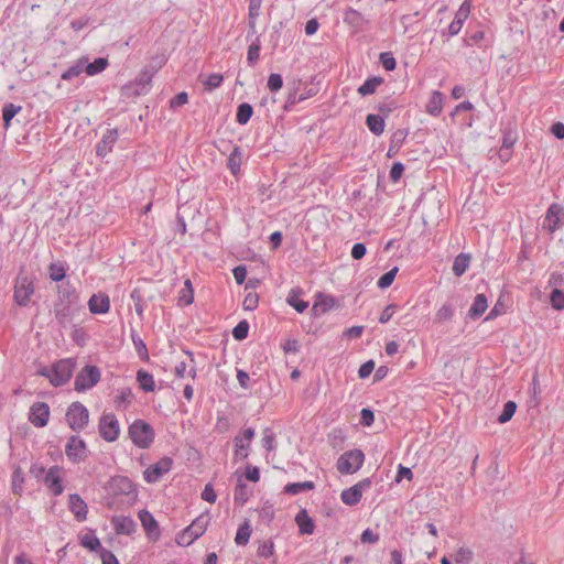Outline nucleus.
I'll return each mask as SVG.
<instances>
[{"mask_svg": "<svg viewBox=\"0 0 564 564\" xmlns=\"http://www.w3.org/2000/svg\"><path fill=\"white\" fill-rule=\"evenodd\" d=\"M384 119L383 116L369 113L366 117V124L375 135H381L386 127Z\"/></svg>", "mask_w": 564, "mask_h": 564, "instance_id": "30", "label": "nucleus"}, {"mask_svg": "<svg viewBox=\"0 0 564 564\" xmlns=\"http://www.w3.org/2000/svg\"><path fill=\"white\" fill-rule=\"evenodd\" d=\"M134 399V394L130 388H123L119 391L118 395L115 399V403L117 408H121L122 405L130 404Z\"/></svg>", "mask_w": 564, "mask_h": 564, "instance_id": "51", "label": "nucleus"}, {"mask_svg": "<svg viewBox=\"0 0 564 564\" xmlns=\"http://www.w3.org/2000/svg\"><path fill=\"white\" fill-rule=\"evenodd\" d=\"M62 470V467L54 465L46 471L43 478L44 485L54 496H59L64 490L63 479L61 476Z\"/></svg>", "mask_w": 564, "mask_h": 564, "instance_id": "14", "label": "nucleus"}, {"mask_svg": "<svg viewBox=\"0 0 564 564\" xmlns=\"http://www.w3.org/2000/svg\"><path fill=\"white\" fill-rule=\"evenodd\" d=\"M383 78L380 76L368 77L361 86L358 87L357 91L361 96H368L376 93L377 88L383 84Z\"/></svg>", "mask_w": 564, "mask_h": 564, "instance_id": "29", "label": "nucleus"}, {"mask_svg": "<svg viewBox=\"0 0 564 564\" xmlns=\"http://www.w3.org/2000/svg\"><path fill=\"white\" fill-rule=\"evenodd\" d=\"M249 334V323L247 319L240 321L232 329V336L236 340H243Z\"/></svg>", "mask_w": 564, "mask_h": 564, "instance_id": "56", "label": "nucleus"}, {"mask_svg": "<svg viewBox=\"0 0 564 564\" xmlns=\"http://www.w3.org/2000/svg\"><path fill=\"white\" fill-rule=\"evenodd\" d=\"M398 104L390 98H387L384 101L380 102L377 106L378 115L383 116V118L389 117V115L397 109Z\"/></svg>", "mask_w": 564, "mask_h": 564, "instance_id": "60", "label": "nucleus"}, {"mask_svg": "<svg viewBox=\"0 0 564 564\" xmlns=\"http://www.w3.org/2000/svg\"><path fill=\"white\" fill-rule=\"evenodd\" d=\"M79 310L80 305L54 301L53 312L55 319L61 327H66L70 323L73 316L78 313Z\"/></svg>", "mask_w": 564, "mask_h": 564, "instance_id": "13", "label": "nucleus"}, {"mask_svg": "<svg viewBox=\"0 0 564 564\" xmlns=\"http://www.w3.org/2000/svg\"><path fill=\"white\" fill-rule=\"evenodd\" d=\"M129 437L139 448H149L154 441L153 427L143 420H135L128 429Z\"/></svg>", "mask_w": 564, "mask_h": 564, "instance_id": "3", "label": "nucleus"}, {"mask_svg": "<svg viewBox=\"0 0 564 564\" xmlns=\"http://www.w3.org/2000/svg\"><path fill=\"white\" fill-rule=\"evenodd\" d=\"M50 279L54 282H61L66 276V269L59 262H53L48 267Z\"/></svg>", "mask_w": 564, "mask_h": 564, "instance_id": "49", "label": "nucleus"}, {"mask_svg": "<svg viewBox=\"0 0 564 564\" xmlns=\"http://www.w3.org/2000/svg\"><path fill=\"white\" fill-rule=\"evenodd\" d=\"M98 432L106 442H115L120 434V425L113 413H104L99 419Z\"/></svg>", "mask_w": 564, "mask_h": 564, "instance_id": "9", "label": "nucleus"}, {"mask_svg": "<svg viewBox=\"0 0 564 564\" xmlns=\"http://www.w3.org/2000/svg\"><path fill=\"white\" fill-rule=\"evenodd\" d=\"M442 109L443 94L438 90H435L432 93V96L426 104V111L434 117H438L442 112Z\"/></svg>", "mask_w": 564, "mask_h": 564, "instance_id": "31", "label": "nucleus"}, {"mask_svg": "<svg viewBox=\"0 0 564 564\" xmlns=\"http://www.w3.org/2000/svg\"><path fill=\"white\" fill-rule=\"evenodd\" d=\"M88 453L89 451L86 442L78 435H72L67 440L65 454L72 463L78 464L84 462L88 457Z\"/></svg>", "mask_w": 564, "mask_h": 564, "instance_id": "10", "label": "nucleus"}, {"mask_svg": "<svg viewBox=\"0 0 564 564\" xmlns=\"http://www.w3.org/2000/svg\"><path fill=\"white\" fill-rule=\"evenodd\" d=\"M315 488V484L311 480H306V481H303V482H289L284 489H283V492L284 494H288V495H292V496H295V495H299L303 491H310V490H313Z\"/></svg>", "mask_w": 564, "mask_h": 564, "instance_id": "37", "label": "nucleus"}, {"mask_svg": "<svg viewBox=\"0 0 564 564\" xmlns=\"http://www.w3.org/2000/svg\"><path fill=\"white\" fill-rule=\"evenodd\" d=\"M550 302L554 310H564V292L560 289H553L550 295Z\"/></svg>", "mask_w": 564, "mask_h": 564, "instance_id": "58", "label": "nucleus"}, {"mask_svg": "<svg viewBox=\"0 0 564 564\" xmlns=\"http://www.w3.org/2000/svg\"><path fill=\"white\" fill-rule=\"evenodd\" d=\"M86 56L80 57L74 65L69 66L63 74V80H70L85 72Z\"/></svg>", "mask_w": 564, "mask_h": 564, "instance_id": "40", "label": "nucleus"}, {"mask_svg": "<svg viewBox=\"0 0 564 564\" xmlns=\"http://www.w3.org/2000/svg\"><path fill=\"white\" fill-rule=\"evenodd\" d=\"M471 9V0H464V2L460 4L459 9L455 13L454 20L464 24V22L467 20V18L470 14Z\"/></svg>", "mask_w": 564, "mask_h": 564, "instance_id": "57", "label": "nucleus"}, {"mask_svg": "<svg viewBox=\"0 0 564 564\" xmlns=\"http://www.w3.org/2000/svg\"><path fill=\"white\" fill-rule=\"evenodd\" d=\"M564 226V208L560 204H551L543 220V229L550 234Z\"/></svg>", "mask_w": 564, "mask_h": 564, "instance_id": "11", "label": "nucleus"}, {"mask_svg": "<svg viewBox=\"0 0 564 564\" xmlns=\"http://www.w3.org/2000/svg\"><path fill=\"white\" fill-rule=\"evenodd\" d=\"M253 115V108L250 104L248 102H242L238 106L237 108V112H236V121L241 124V126H245L249 122V120L251 119Z\"/></svg>", "mask_w": 564, "mask_h": 564, "instance_id": "42", "label": "nucleus"}, {"mask_svg": "<svg viewBox=\"0 0 564 564\" xmlns=\"http://www.w3.org/2000/svg\"><path fill=\"white\" fill-rule=\"evenodd\" d=\"M76 368L74 358H64L52 365L51 384L53 387H62L67 383Z\"/></svg>", "mask_w": 564, "mask_h": 564, "instance_id": "5", "label": "nucleus"}, {"mask_svg": "<svg viewBox=\"0 0 564 564\" xmlns=\"http://www.w3.org/2000/svg\"><path fill=\"white\" fill-rule=\"evenodd\" d=\"M470 259H471L470 254H468V253L462 252V253L457 254L454 259L453 267H452L453 273L456 276H462L468 269Z\"/></svg>", "mask_w": 564, "mask_h": 564, "instance_id": "33", "label": "nucleus"}, {"mask_svg": "<svg viewBox=\"0 0 564 564\" xmlns=\"http://www.w3.org/2000/svg\"><path fill=\"white\" fill-rule=\"evenodd\" d=\"M260 50L261 41L260 36H257L256 40L249 45L247 52V62L250 66H253L258 62L260 57Z\"/></svg>", "mask_w": 564, "mask_h": 564, "instance_id": "47", "label": "nucleus"}, {"mask_svg": "<svg viewBox=\"0 0 564 564\" xmlns=\"http://www.w3.org/2000/svg\"><path fill=\"white\" fill-rule=\"evenodd\" d=\"M140 522L149 539L156 541L161 536V531L158 521L154 519L152 513L147 509L139 511Z\"/></svg>", "mask_w": 564, "mask_h": 564, "instance_id": "17", "label": "nucleus"}, {"mask_svg": "<svg viewBox=\"0 0 564 564\" xmlns=\"http://www.w3.org/2000/svg\"><path fill=\"white\" fill-rule=\"evenodd\" d=\"M131 340L133 343V346L135 348V351L138 356L143 359L149 357L148 348L143 339L139 336V334L132 329L131 330Z\"/></svg>", "mask_w": 564, "mask_h": 564, "instance_id": "48", "label": "nucleus"}, {"mask_svg": "<svg viewBox=\"0 0 564 564\" xmlns=\"http://www.w3.org/2000/svg\"><path fill=\"white\" fill-rule=\"evenodd\" d=\"M173 465V459L165 456L161 458L159 462L150 465L143 471V478L148 484L156 482L161 477L167 474Z\"/></svg>", "mask_w": 564, "mask_h": 564, "instance_id": "12", "label": "nucleus"}, {"mask_svg": "<svg viewBox=\"0 0 564 564\" xmlns=\"http://www.w3.org/2000/svg\"><path fill=\"white\" fill-rule=\"evenodd\" d=\"M80 544L91 552L100 553L105 549L101 546L100 540L93 532L82 535Z\"/></svg>", "mask_w": 564, "mask_h": 564, "instance_id": "38", "label": "nucleus"}, {"mask_svg": "<svg viewBox=\"0 0 564 564\" xmlns=\"http://www.w3.org/2000/svg\"><path fill=\"white\" fill-rule=\"evenodd\" d=\"M336 306V299L332 295H326L323 293H318L316 295V301L313 304L312 313L315 316L324 314Z\"/></svg>", "mask_w": 564, "mask_h": 564, "instance_id": "23", "label": "nucleus"}, {"mask_svg": "<svg viewBox=\"0 0 564 564\" xmlns=\"http://www.w3.org/2000/svg\"><path fill=\"white\" fill-rule=\"evenodd\" d=\"M474 557V552L468 547H459L455 554L454 560L457 564H469Z\"/></svg>", "mask_w": 564, "mask_h": 564, "instance_id": "53", "label": "nucleus"}, {"mask_svg": "<svg viewBox=\"0 0 564 564\" xmlns=\"http://www.w3.org/2000/svg\"><path fill=\"white\" fill-rule=\"evenodd\" d=\"M344 22L351 26L355 32L362 30L364 25L368 22L365 17L357 10L348 8L344 12Z\"/></svg>", "mask_w": 564, "mask_h": 564, "instance_id": "24", "label": "nucleus"}, {"mask_svg": "<svg viewBox=\"0 0 564 564\" xmlns=\"http://www.w3.org/2000/svg\"><path fill=\"white\" fill-rule=\"evenodd\" d=\"M194 302V289L189 279L184 282V288L180 292L178 305L188 306Z\"/></svg>", "mask_w": 564, "mask_h": 564, "instance_id": "39", "label": "nucleus"}, {"mask_svg": "<svg viewBox=\"0 0 564 564\" xmlns=\"http://www.w3.org/2000/svg\"><path fill=\"white\" fill-rule=\"evenodd\" d=\"M362 497V494L360 492L359 488H357L355 485L351 486L348 489H345L340 494L341 501L347 506H356L360 502Z\"/></svg>", "mask_w": 564, "mask_h": 564, "instance_id": "35", "label": "nucleus"}, {"mask_svg": "<svg viewBox=\"0 0 564 564\" xmlns=\"http://www.w3.org/2000/svg\"><path fill=\"white\" fill-rule=\"evenodd\" d=\"M70 337L74 343H76L79 347H84L88 340V334L83 327L75 326Z\"/></svg>", "mask_w": 564, "mask_h": 564, "instance_id": "61", "label": "nucleus"}, {"mask_svg": "<svg viewBox=\"0 0 564 564\" xmlns=\"http://www.w3.org/2000/svg\"><path fill=\"white\" fill-rule=\"evenodd\" d=\"M111 524L117 534L131 535L137 530V523L131 517L115 516L111 519Z\"/></svg>", "mask_w": 564, "mask_h": 564, "instance_id": "20", "label": "nucleus"}, {"mask_svg": "<svg viewBox=\"0 0 564 564\" xmlns=\"http://www.w3.org/2000/svg\"><path fill=\"white\" fill-rule=\"evenodd\" d=\"M209 523L208 514H200L188 527H186L176 536V543L182 546L191 545L196 539L202 536Z\"/></svg>", "mask_w": 564, "mask_h": 564, "instance_id": "4", "label": "nucleus"}, {"mask_svg": "<svg viewBox=\"0 0 564 564\" xmlns=\"http://www.w3.org/2000/svg\"><path fill=\"white\" fill-rule=\"evenodd\" d=\"M488 301L485 294L480 293L475 296L474 303L468 311V317L471 319L479 318L487 310Z\"/></svg>", "mask_w": 564, "mask_h": 564, "instance_id": "27", "label": "nucleus"}, {"mask_svg": "<svg viewBox=\"0 0 564 564\" xmlns=\"http://www.w3.org/2000/svg\"><path fill=\"white\" fill-rule=\"evenodd\" d=\"M379 61L383 68L388 72H392L397 67V61L391 52L380 53Z\"/></svg>", "mask_w": 564, "mask_h": 564, "instance_id": "59", "label": "nucleus"}, {"mask_svg": "<svg viewBox=\"0 0 564 564\" xmlns=\"http://www.w3.org/2000/svg\"><path fill=\"white\" fill-rule=\"evenodd\" d=\"M108 490L113 495H135L133 482L124 476L112 477L108 482Z\"/></svg>", "mask_w": 564, "mask_h": 564, "instance_id": "16", "label": "nucleus"}, {"mask_svg": "<svg viewBox=\"0 0 564 564\" xmlns=\"http://www.w3.org/2000/svg\"><path fill=\"white\" fill-rule=\"evenodd\" d=\"M250 498V491L248 489V486L243 482H239L234 492V500L235 503L238 506H243Z\"/></svg>", "mask_w": 564, "mask_h": 564, "instance_id": "46", "label": "nucleus"}, {"mask_svg": "<svg viewBox=\"0 0 564 564\" xmlns=\"http://www.w3.org/2000/svg\"><path fill=\"white\" fill-rule=\"evenodd\" d=\"M267 86L270 91L276 93L283 86V78L280 74H271L268 78Z\"/></svg>", "mask_w": 564, "mask_h": 564, "instance_id": "64", "label": "nucleus"}, {"mask_svg": "<svg viewBox=\"0 0 564 564\" xmlns=\"http://www.w3.org/2000/svg\"><path fill=\"white\" fill-rule=\"evenodd\" d=\"M301 294V289H291L286 297L288 304L299 313H303L308 307V302L302 300Z\"/></svg>", "mask_w": 564, "mask_h": 564, "instance_id": "28", "label": "nucleus"}, {"mask_svg": "<svg viewBox=\"0 0 564 564\" xmlns=\"http://www.w3.org/2000/svg\"><path fill=\"white\" fill-rule=\"evenodd\" d=\"M517 403L514 401H507L503 404L502 412L498 416V422L503 424L509 422L517 411Z\"/></svg>", "mask_w": 564, "mask_h": 564, "instance_id": "50", "label": "nucleus"}, {"mask_svg": "<svg viewBox=\"0 0 564 564\" xmlns=\"http://www.w3.org/2000/svg\"><path fill=\"white\" fill-rule=\"evenodd\" d=\"M69 510L73 512L75 519L79 522L86 520L87 518V503L82 499V497L77 494L69 495Z\"/></svg>", "mask_w": 564, "mask_h": 564, "instance_id": "22", "label": "nucleus"}, {"mask_svg": "<svg viewBox=\"0 0 564 564\" xmlns=\"http://www.w3.org/2000/svg\"><path fill=\"white\" fill-rule=\"evenodd\" d=\"M137 381L144 392H152L155 389L153 376L147 370L140 369L137 372Z\"/></svg>", "mask_w": 564, "mask_h": 564, "instance_id": "36", "label": "nucleus"}, {"mask_svg": "<svg viewBox=\"0 0 564 564\" xmlns=\"http://www.w3.org/2000/svg\"><path fill=\"white\" fill-rule=\"evenodd\" d=\"M242 163V151L240 147L235 145L227 162V166L232 175H238Z\"/></svg>", "mask_w": 564, "mask_h": 564, "instance_id": "34", "label": "nucleus"}, {"mask_svg": "<svg viewBox=\"0 0 564 564\" xmlns=\"http://www.w3.org/2000/svg\"><path fill=\"white\" fill-rule=\"evenodd\" d=\"M262 0H250L249 2V26L254 32L256 30V19L260 14V7Z\"/></svg>", "mask_w": 564, "mask_h": 564, "instance_id": "52", "label": "nucleus"}, {"mask_svg": "<svg viewBox=\"0 0 564 564\" xmlns=\"http://www.w3.org/2000/svg\"><path fill=\"white\" fill-rule=\"evenodd\" d=\"M156 72L158 67L145 66L133 82L122 87V96L126 98H135L147 95L152 87V78Z\"/></svg>", "mask_w": 564, "mask_h": 564, "instance_id": "1", "label": "nucleus"}, {"mask_svg": "<svg viewBox=\"0 0 564 564\" xmlns=\"http://www.w3.org/2000/svg\"><path fill=\"white\" fill-rule=\"evenodd\" d=\"M118 129H108L102 135L101 140L96 145V154L99 158H105L112 151L113 145L118 141Z\"/></svg>", "mask_w": 564, "mask_h": 564, "instance_id": "18", "label": "nucleus"}, {"mask_svg": "<svg viewBox=\"0 0 564 564\" xmlns=\"http://www.w3.org/2000/svg\"><path fill=\"white\" fill-rule=\"evenodd\" d=\"M57 302L80 305L79 304V294L76 288L69 282L66 281L61 285H57Z\"/></svg>", "mask_w": 564, "mask_h": 564, "instance_id": "19", "label": "nucleus"}, {"mask_svg": "<svg viewBox=\"0 0 564 564\" xmlns=\"http://www.w3.org/2000/svg\"><path fill=\"white\" fill-rule=\"evenodd\" d=\"M274 553V544L271 540L263 541L257 550L259 557L269 558Z\"/></svg>", "mask_w": 564, "mask_h": 564, "instance_id": "62", "label": "nucleus"}, {"mask_svg": "<svg viewBox=\"0 0 564 564\" xmlns=\"http://www.w3.org/2000/svg\"><path fill=\"white\" fill-rule=\"evenodd\" d=\"M88 308L93 314H106L110 310V299L106 293L93 294L88 301Z\"/></svg>", "mask_w": 564, "mask_h": 564, "instance_id": "21", "label": "nucleus"}, {"mask_svg": "<svg viewBox=\"0 0 564 564\" xmlns=\"http://www.w3.org/2000/svg\"><path fill=\"white\" fill-rule=\"evenodd\" d=\"M21 110H22V107L14 105L13 102L4 104V106L2 108V119H3V126L6 129H8L10 127L11 120Z\"/></svg>", "mask_w": 564, "mask_h": 564, "instance_id": "43", "label": "nucleus"}, {"mask_svg": "<svg viewBox=\"0 0 564 564\" xmlns=\"http://www.w3.org/2000/svg\"><path fill=\"white\" fill-rule=\"evenodd\" d=\"M50 419V406L45 402H35L29 413L30 422L36 427H44Z\"/></svg>", "mask_w": 564, "mask_h": 564, "instance_id": "15", "label": "nucleus"}, {"mask_svg": "<svg viewBox=\"0 0 564 564\" xmlns=\"http://www.w3.org/2000/svg\"><path fill=\"white\" fill-rule=\"evenodd\" d=\"M24 474L20 466H14L12 473V491L15 495H21L24 486Z\"/></svg>", "mask_w": 564, "mask_h": 564, "instance_id": "45", "label": "nucleus"}, {"mask_svg": "<svg viewBox=\"0 0 564 564\" xmlns=\"http://www.w3.org/2000/svg\"><path fill=\"white\" fill-rule=\"evenodd\" d=\"M365 462V454L361 449L347 451L337 459L336 467L340 474L350 475L359 470Z\"/></svg>", "mask_w": 564, "mask_h": 564, "instance_id": "8", "label": "nucleus"}, {"mask_svg": "<svg viewBox=\"0 0 564 564\" xmlns=\"http://www.w3.org/2000/svg\"><path fill=\"white\" fill-rule=\"evenodd\" d=\"M235 443V458L245 460L248 458V451L250 448V443L243 441V438L240 435H237L234 438Z\"/></svg>", "mask_w": 564, "mask_h": 564, "instance_id": "44", "label": "nucleus"}, {"mask_svg": "<svg viewBox=\"0 0 564 564\" xmlns=\"http://www.w3.org/2000/svg\"><path fill=\"white\" fill-rule=\"evenodd\" d=\"M409 132L405 129L395 130L390 138V145L387 153L388 158H393L398 154L401 147L403 145Z\"/></svg>", "mask_w": 564, "mask_h": 564, "instance_id": "25", "label": "nucleus"}, {"mask_svg": "<svg viewBox=\"0 0 564 564\" xmlns=\"http://www.w3.org/2000/svg\"><path fill=\"white\" fill-rule=\"evenodd\" d=\"M398 271V267H394L390 271L382 274L377 282L378 288L381 290L389 288L393 283Z\"/></svg>", "mask_w": 564, "mask_h": 564, "instance_id": "54", "label": "nucleus"}, {"mask_svg": "<svg viewBox=\"0 0 564 564\" xmlns=\"http://www.w3.org/2000/svg\"><path fill=\"white\" fill-rule=\"evenodd\" d=\"M101 378L97 366L86 365L75 377L74 389L77 392H85L93 389Z\"/></svg>", "mask_w": 564, "mask_h": 564, "instance_id": "7", "label": "nucleus"}, {"mask_svg": "<svg viewBox=\"0 0 564 564\" xmlns=\"http://www.w3.org/2000/svg\"><path fill=\"white\" fill-rule=\"evenodd\" d=\"M252 533V528L250 525V522L246 520L242 524L239 525L235 542L237 545H246L248 544L250 536Z\"/></svg>", "mask_w": 564, "mask_h": 564, "instance_id": "41", "label": "nucleus"}, {"mask_svg": "<svg viewBox=\"0 0 564 564\" xmlns=\"http://www.w3.org/2000/svg\"><path fill=\"white\" fill-rule=\"evenodd\" d=\"M295 522L301 534H312L315 530L314 521L305 509H302L297 512L295 516Z\"/></svg>", "mask_w": 564, "mask_h": 564, "instance_id": "26", "label": "nucleus"}, {"mask_svg": "<svg viewBox=\"0 0 564 564\" xmlns=\"http://www.w3.org/2000/svg\"><path fill=\"white\" fill-rule=\"evenodd\" d=\"M224 77L221 74L213 73L204 82L205 89L213 90L218 88L223 84Z\"/></svg>", "mask_w": 564, "mask_h": 564, "instance_id": "63", "label": "nucleus"}, {"mask_svg": "<svg viewBox=\"0 0 564 564\" xmlns=\"http://www.w3.org/2000/svg\"><path fill=\"white\" fill-rule=\"evenodd\" d=\"M35 292L34 279L23 269L20 270L13 286V301L18 306L26 307Z\"/></svg>", "mask_w": 564, "mask_h": 564, "instance_id": "2", "label": "nucleus"}, {"mask_svg": "<svg viewBox=\"0 0 564 564\" xmlns=\"http://www.w3.org/2000/svg\"><path fill=\"white\" fill-rule=\"evenodd\" d=\"M65 419L69 429L79 432L88 425L89 411L83 403L75 401L67 408Z\"/></svg>", "mask_w": 564, "mask_h": 564, "instance_id": "6", "label": "nucleus"}, {"mask_svg": "<svg viewBox=\"0 0 564 564\" xmlns=\"http://www.w3.org/2000/svg\"><path fill=\"white\" fill-rule=\"evenodd\" d=\"M454 315V307L451 303H445L435 314V321L443 323L451 321Z\"/></svg>", "mask_w": 564, "mask_h": 564, "instance_id": "55", "label": "nucleus"}, {"mask_svg": "<svg viewBox=\"0 0 564 564\" xmlns=\"http://www.w3.org/2000/svg\"><path fill=\"white\" fill-rule=\"evenodd\" d=\"M108 65L109 63L106 57H97L91 63H89L88 57H86V65L84 66V69L88 76H95L104 72Z\"/></svg>", "mask_w": 564, "mask_h": 564, "instance_id": "32", "label": "nucleus"}]
</instances>
